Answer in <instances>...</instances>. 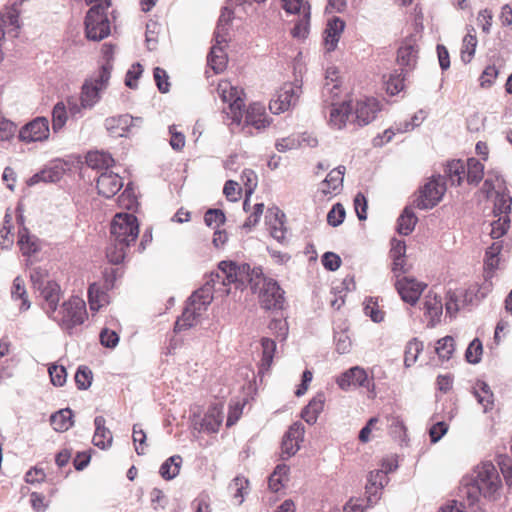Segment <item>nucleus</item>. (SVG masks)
<instances>
[{
    "instance_id": "14",
    "label": "nucleus",
    "mask_w": 512,
    "mask_h": 512,
    "mask_svg": "<svg viewBox=\"0 0 512 512\" xmlns=\"http://www.w3.org/2000/svg\"><path fill=\"white\" fill-rule=\"evenodd\" d=\"M418 45L416 38L411 36L402 42L397 52V62L406 71L415 68L418 59Z\"/></svg>"
},
{
    "instance_id": "28",
    "label": "nucleus",
    "mask_w": 512,
    "mask_h": 512,
    "mask_svg": "<svg viewBox=\"0 0 512 512\" xmlns=\"http://www.w3.org/2000/svg\"><path fill=\"white\" fill-rule=\"evenodd\" d=\"M351 106L347 102L339 105L332 103V108L329 115V123L336 129H342L351 113Z\"/></svg>"
},
{
    "instance_id": "12",
    "label": "nucleus",
    "mask_w": 512,
    "mask_h": 512,
    "mask_svg": "<svg viewBox=\"0 0 512 512\" xmlns=\"http://www.w3.org/2000/svg\"><path fill=\"white\" fill-rule=\"evenodd\" d=\"M49 121L45 117H36L19 131V140L25 143L42 142L49 137Z\"/></svg>"
},
{
    "instance_id": "2",
    "label": "nucleus",
    "mask_w": 512,
    "mask_h": 512,
    "mask_svg": "<svg viewBox=\"0 0 512 512\" xmlns=\"http://www.w3.org/2000/svg\"><path fill=\"white\" fill-rule=\"evenodd\" d=\"M139 234L137 217L129 213H117L110 227V243L106 249V257L112 264H120L126 251Z\"/></svg>"
},
{
    "instance_id": "38",
    "label": "nucleus",
    "mask_w": 512,
    "mask_h": 512,
    "mask_svg": "<svg viewBox=\"0 0 512 512\" xmlns=\"http://www.w3.org/2000/svg\"><path fill=\"white\" fill-rule=\"evenodd\" d=\"M417 217L411 207H405L398 218L397 230L401 235H409L415 228Z\"/></svg>"
},
{
    "instance_id": "5",
    "label": "nucleus",
    "mask_w": 512,
    "mask_h": 512,
    "mask_svg": "<svg viewBox=\"0 0 512 512\" xmlns=\"http://www.w3.org/2000/svg\"><path fill=\"white\" fill-rule=\"evenodd\" d=\"M110 78L111 67L106 64L100 66L84 80L80 93L81 106L84 109H92L101 100L102 93L109 86Z\"/></svg>"
},
{
    "instance_id": "48",
    "label": "nucleus",
    "mask_w": 512,
    "mask_h": 512,
    "mask_svg": "<svg viewBox=\"0 0 512 512\" xmlns=\"http://www.w3.org/2000/svg\"><path fill=\"white\" fill-rule=\"evenodd\" d=\"M504 187L505 181L501 175H492L489 173L484 181L482 192L486 194L487 198H489L491 197L493 191H495V193L497 194V191H501Z\"/></svg>"
},
{
    "instance_id": "24",
    "label": "nucleus",
    "mask_w": 512,
    "mask_h": 512,
    "mask_svg": "<svg viewBox=\"0 0 512 512\" xmlns=\"http://www.w3.org/2000/svg\"><path fill=\"white\" fill-rule=\"evenodd\" d=\"M106 420L103 416H96L94 419L95 433L93 435V444L100 448L106 449L111 446L113 436L111 431L105 427Z\"/></svg>"
},
{
    "instance_id": "30",
    "label": "nucleus",
    "mask_w": 512,
    "mask_h": 512,
    "mask_svg": "<svg viewBox=\"0 0 512 512\" xmlns=\"http://www.w3.org/2000/svg\"><path fill=\"white\" fill-rule=\"evenodd\" d=\"M232 17L233 11L229 8V6H225L221 11V15L218 19L214 32V39L217 40V43H227V35Z\"/></svg>"
},
{
    "instance_id": "4",
    "label": "nucleus",
    "mask_w": 512,
    "mask_h": 512,
    "mask_svg": "<svg viewBox=\"0 0 512 512\" xmlns=\"http://www.w3.org/2000/svg\"><path fill=\"white\" fill-rule=\"evenodd\" d=\"M47 317L56 322L62 330L72 334L73 329L82 325L87 318L86 304L81 298L72 296L58 305Z\"/></svg>"
},
{
    "instance_id": "8",
    "label": "nucleus",
    "mask_w": 512,
    "mask_h": 512,
    "mask_svg": "<svg viewBox=\"0 0 512 512\" xmlns=\"http://www.w3.org/2000/svg\"><path fill=\"white\" fill-rule=\"evenodd\" d=\"M218 92L223 102L228 103V116L231 117L232 122L240 125L243 119V109L245 107L242 96L244 92L238 87L230 85L228 82L219 84Z\"/></svg>"
},
{
    "instance_id": "64",
    "label": "nucleus",
    "mask_w": 512,
    "mask_h": 512,
    "mask_svg": "<svg viewBox=\"0 0 512 512\" xmlns=\"http://www.w3.org/2000/svg\"><path fill=\"white\" fill-rule=\"evenodd\" d=\"M507 485L512 486V459L501 456L498 462Z\"/></svg>"
},
{
    "instance_id": "55",
    "label": "nucleus",
    "mask_w": 512,
    "mask_h": 512,
    "mask_svg": "<svg viewBox=\"0 0 512 512\" xmlns=\"http://www.w3.org/2000/svg\"><path fill=\"white\" fill-rule=\"evenodd\" d=\"M132 438H133L134 444L136 445L135 446L136 453L138 455L145 454V450L147 447V444H146L147 437H146V433L144 432V430L142 429L140 424L133 425Z\"/></svg>"
},
{
    "instance_id": "50",
    "label": "nucleus",
    "mask_w": 512,
    "mask_h": 512,
    "mask_svg": "<svg viewBox=\"0 0 512 512\" xmlns=\"http://www.w3.org/2000/svg\"><path fill=\"white\" fill-rule=\"evenodd\" d=\"M310 11L305 10V14L295 23L291 34L294 38L305 39L309 33Z\"/></svg>"
},
{
    "instance_id": "44",
    "label": "nucleus",
    "mask_w": 512,
    "mask_h": 512,
    "mask_svg": "<svg viewBox=\"0 0 512 512\" xmlns=\"http://www.w3.org/2000/svg\"><path fill=\"white\" fill-rule=\"evenodd\" d=\"M455 349L454 338L452 336H445L437 341L435 351L442 361H447L451 358Z\"/></svg>"
},
{
    "instance_id": "52",
    "label": "nucleus",
    "mask_w": 512,
    "mask_h": 512,
    "mask_svg": "<svg viewBox=\"0 0 512 512\" xmlns=\"http://www.w3.org/2000/svg\"><path fill=\"white\" fill-rule=\"evenodd\" d=\"M482 352V342L478 338H475L470 342L469 346L467 347L465 352V358L467 362L471 364H477L481 360Z\"/></svg>"
},
{
    "instance_id": "20",
    "label": "nucleus",
    "mask_w": 512,
    "mask_h": 512,
    "mask_svg": "<svg viewBox=\"0 0 512 512\" xmlns=\"http://www.w3.org/2000/svg\"><path fill=\"white\" fill-rule=\"evenodd\" d=\"M345 171L346 168L343 165L331 170L321 183V193L325 196L339 193L343 187Z\"/></svg>"
},
{
    "instance_id": "47",
    "label": "nucleus",
    "mask_w": 512,
    "mask_h": 512,
    "mask_svg": "<svg viewBox=\"0 0 512 512\" xmlns=\"http://www.w3.org/2000/svg\"><path fill=\"white\" fill-rule=\"evenodd\" d=\"M285 214L279 209L275 208L274 222L279 224V227H273L270 235L279 243L283 244L286 241L287 229L284 226Z\"/></svg>"
},
{
    "instance_id": "43",
    "label": "nucleus",
    "mask_w": 512,
    "mask_h": 512,
    "mask_svg": "<svg viewBox=\"0 0 512 512\" xmlns=\"http://www.w3.org/2000/svg\"><path fill=\"white\" fill-rule=\"evenodd\" d=\"M423 350V343L416 338L410 340L405 348L404 365L406 368L414 365L418 359L420 352Z\"/></svg>"
},
{
    "instance_id": "1",
    "label": "nucleus",
    "mask_w": 512,
    "mask_h": 512,
    "mask_svg": "<svg viewBox=\"0 0 512 512\" xmlns=\"http://www.w3.org/2000/svg\"><path fill=\"white\" fill-rule=\"evenodd\" d=\"M231 284L240 289L250 286L253 293L258 291L260 304L266 310L283 308L284 291L276 280L264 275L260 266L251 267L248 263L221 261L218 271L211 272L204 285L188 298L182 315L175 322L174 331L181 332L195 326L211 304L214 292L228 295V286Z\"/></svg>"
},
{
    "instance_id": "19",
    "label": "nucleus",
    "mask_w": 512,
    "mask_h": 512,
    "mask_svg": "<svg viewBox=\"0 0 512 512\" xmlns=\"http://www.w3.org/2000/svg\"><path fill=\"white\" fill-rule=\"evenodd\" d=\"M389 478L384 470H375L370 472L368 483L366 485V493L368 494V502L376 503L380 498V491L388 483Z\"/></svg>"
},
{
    "instance_id": "18",
    "label": "nucleus",
    "mask_w": 512,
    "mask_h": 512,
    "mask_svg": "<svg viewBox=\"0 0 512 512\" xmlns=\"http://www.w3.org/2000/svg\"><path fill=\"white\" fill-rule=\"evenodd\" d=\"M380 111L379 102L375 98H366L357 102L355 107V117L360 126H364L373 121L376 114Z\"/></svg>"
},
{
    "instance_id": "26",
    "label": "nucleus",
    "mask_w": 512,
    "mask_h": 512,
    "mask_svg": "<svg viewBox=\"0 0 512 512\" xmlns=\"http://www.w3.org/2000/svg\"><path fill=\"white\" fill-rule=\"evenodd\" d=\"M325 397L319 393L313 397L309 403L303 408L301 412V418L309 425H313L317 422L319 414L322 412L324 407Z\"/></svg>"
},
{
    "instance_id": "27",
    "label": "nucleus",
    "mask_w": 512,
    "mask_h": 512,
    "mask_svg": "<svg viewBox=\"0 0 512 512\" xmlns=\"http://www.w3.org/2000/svg\"><path fill=\"white\" fill-rule=\"evenodd\" d=\"M425 315L429 317V325L435 326L439 322L443 311V304L437 295H427L423 304Z\"/></svg>"
},
{
    "instance_id": "32",
    "label": "nucleus",
    "mask_w": 512,
    "mask_h": 512,
    "mask_svg": "<svg viewBox=\"0 0 512 512\" xmlns=\"http://www.w3.org/2000/svg\"><path fill=\"white\" fill-rule=\"evenodd\" d=\"M50 422L57 432H65L73 426V412L70 408L60 409L50 416Z\"/></svg>"
},
{
    "instance_id": "39",
    "label": "nucleus",
    "mask_w": 512,
    "mask_h": 512,
    "mask_svg": "<svg viewBox=\"0 0 512 512\" xmlns=\"http://www.w3.org/2000/svg\"><path fill=\"white\" fill-rule=\"evenodd\" d=\"M467 182L478 185L484 176V165L476 158H469L465 164Z\"/></svg>"
},
{
    "instance_id": "41",
    "label": "nucleus",
    "mask_w": 512,
    "mask_h": 512,
    "mask_svg": "<svg viewBox=\"0 0 512 512\" xmlns=\"http://www.w3.org/2000/svg\"><path fill=\"white\" fill-rule=\"evenodd\" d=\"M405 70L403 68L395 70L389 74L385 80L386 91L390 95H396L404 88Z\"/></svg>"
},
{
    "instance_id": "37",
    "label": "nucleus",
    "mask_w": 512,
    "mask_h": 512,
    "mask_svg": "<svg viewBox=\"0 0 512 512\" xmlns=\"http://www.w3.org/2000/svg\"><path fill=\"white\" fill-rule=\"evenodd\" d=\"M512 197L504 187L501 191L498 190L495 196L493 212L496 216H508L511 211Z\"/></svg>"
},
{
    "instance_id": "29",
    "label": "nucleus",
    "mask_w": 512,
    "mask_h": 512,
    "mask_svg": "<svg viewBox=\"0 0 512 512\" xmlns=\"http://www.w3.org/2000/svg\"><path fill=\"white\" fill-rule=\"evenodd\" d=\"M63 177V169L59 166L48 167L40 172L34 174L29 180L27 184L29 186H33L38 184L39 182L44 183H55L58 182Z\"/></svg>"
},
{
    "instance_id": "21",
    "label": "nucleus",
    "mask_w": 512,
    "mask_h": 512,
    "mask_svg": "<svg viewBox=\"0 0 512 512\" xmlns=\"http://www.w3.org/2000/svg\"><path fill=\"white\" fill-rule=\"evenodd\" d=\"M242 122L246 126H252L257 130H261L269 126L268 119L264 116V107L261 104L254 103L247 110L243 109Z\"/></svg>"
},
{
    "instance_id": "16",
    "label": "nucleus",
    "mask_w": 512,
    "mask_h": 512,
    "mask_svg": "<svg viewBox=\"0 0 512 512\" xmlns=\"http://www.w3.org/2000/svg\"><path fill=\"white\" fill-rule=\"evenodd\" d=\"M37 291L43 300L42 309L45 314L53 313L63 295L60 285L56 281H52L37 289Z\"/></svg>"
},
{
    "instance_id": "22",
    "label": "nucleus",
    "mask_w": 512,
    "mask_h": 512,
    "mask_svg": "<svg viewBox=\"0 0 512 512\" xmlns=\"http://www.w3.org/2000/svg\"><path fill=\"white\" fill-rule=\"evenodd\" d=\"M345 28V22L339 17H333L327 23L325 28L324 44L328 52L335 50L340 39V35Z\"/></svg>"
},
{
    "instance_id": "51",
    "label": "nucleus",
    "mask_w": 512,
    "mask_h": 512,
    "mask_svg": "<svg viewBox=\"0 0 512 512\" xmlns=\"http://www.w3.org/2000/svg\"><path fill=\"white\" fill-rule=\"evenodd\" d=\"M30 280L35 290L53 281L49 278L48 270L39 266L31 269Z\"/></svg>"
},
{
    "instance_id": "62",
    "label": "nucleus",
    "mask_w": 512,
    "mask_h": 512,
    "mask_svg": "<svg viewBox=\"0 0 512 512\" xmlns=\"http://www.w3.org/2000/svg\"><path fill=\"white\" fill-rule=\"evenodd\" d=\"M10 221H11V216L9 214H6L4 217L3 227L0 231V237H1L0 245L3 249H8L13 244V239L10 237V233H11Z\"/></svg>"
},
{
    "instance_id": "57",
    "label": "nucleus",
    "mask_w": 512,
    "mask_h": 512,
    "mask_svg": "<svg viewBox=\"0 0 512 512\" xmlns=\"http://www.w3.org/2000/svg\"><path fill=\"white\" fill-rule=\"evenodd\" d=\"M283 9L290 14H305V10L310 11V5L304 0H282Z\"/></svg>"
},
{
    "instance_id": "49",
    "label": "nucleus",
    "mask_w": 512,
    "mask_h": 512,
    "mask_svg": "<svg viewBox=\"0 0 512 512\" xmlns=\"http://www.w3.org/2000/svg\"><path fill=\"white\" fill-rule=\"evenodd\" d=\"M249 481L244 476H236L229 484L228 488L233 492V498L242 504L245 490L248 488Z\"/></svg>"
},
{
    "instance_id": "23",
    "label": "nucleus",
    "mask_w": 512,
    "mask_h": 512,
    "mask_svg": "<svg viewBox=\"0 0 512 512\" xmlns=\"http://www.w3.org/2000/svg\"><path fill=\"white\" fill-rule=\"evenodd\" d=\"M214 40L215 43L207 56V62L213 71L218 74L225 70L228 58L224 50L226 43H217V40Z\"/></svg>"
},
{
    "instance_id": "13",
    "label": "nucleus",
    "mask_w": 512,
    "mask_h": 512,
    "mask_svg": "<svg viewBox=\"0 0 512 512\" xmlns=\"http://www.w3.org/2000/svg\"><path fill=\"white\" fill-rule=\"evenodd\" d=\"M396 277L395 287L401 299L410 305H415L427 285L410 276L396 275Z\"/></svg>"
},
{
    "instance_id": "63",
    "label": "nucleus",
    "mask_w": 512,
    "mask_h": 512,
    "mask_svg": "<svg viewBox=\"0 0 512 512\" xmlns=\"http://www.w3.org/2000/svg\"><path fill=\"white\" fill-rule=\"evenodd\" d=\"M364 312L373 322L379 323L384 319V313L371 298L365 301Z\"/></svg>"
},
{
    "instance_id": "45",
    "label": "nucleus",
    "mask_w": 512,
    "mask_h": 512,
    "mask_svg": "<svg viewBox=\"0 0 512 512\" xmlns=\"http://www.w3.org/2000/svg\"><path fill=\"white\" fill-rule=\"evenodd\" d=\"M68 119L67 110L63 102L55 104L52 110V129L55 133L60 131Z\"/></svg>"
},
{
    "instance_id": "11",
    "label": "nucleus",
    "mask_w": 512,
    "mask_h": 512,
    "mask_svg": "<svg viewBox=\"0 0 512 512\" xmlns=\"http://www.w3.org/2000/svg\"><path fill=\"white\" fill-rule=\"evenodd\" d=\"M302 93L301 86L297 83H286L270 101L269 109L273 114H280L296 105Z\"/></svg>"
},
{
    "instance_id": "6",
    "label": "nucleus",
    "mask_w": 512,
    "mask_h": 512,
    "mask_svg": "<svg viewBox=\"0 0 512 512\" xmlns=\"http://www.w3.org/2000/svg\"><path fill=\"white\" fill-rule=\"evenodd\" d=\"M446 191L444 177L433 176L419 189V194L414 200V206L421 210L432 209L442 199Z\"/></svg>"
},
{
    "instance_id": "35",
    "label": "nucleus",
    "mask_w": 512,
    "mask_h": 512,
    "mask_svg": "<svg viewBox=\"0 0 512 512\" xmlns=\"http://www.w3.org/2000/svg\"><path fill=\"white\" fill-rule=\"evenodd\" d=\"M88 301L90 309L98 311L101 307L108 304V294L98 284L92 283L88 288Z\"/></svg>"
},
{
    "instance_id": "60",
    "label": "nucleus",
    "mask_w": 512,
    "mask_h": 512,
    "mask_svg": "<svg viewBox=\"0 0 512 512\" xmlns=\"http://www.w3.org/2000/svg\"><path fill=\"white\" fill-rule=\"evenodd\" d=\"M16 132V125L6 119L0 112V139L2 141L10 140Z\"/></svg>"
},
{
    "instance_id": "36",
    "label": "nucleus",
    "mask_w": 512,
    "mask_h": 512,
    "mask_svg": "<svg viewBox=\"0 0 512 512\" xmlns=\"http://www.w3.org/2000/svg\"><path fill=\"white\" fill-rule=\"evenodd\" d=\"M182 461L180 455H173L167 458L160 466L159 474L165 480L174 479L180 472Z\"/></svg>"
},
{
    "instance_id": "10",
    "label": "nucleus",
    "mask_w": 512,
    "mask_h": 512,
    "mask_svg": "<svg viewBox=\"0 0 512 512\" xmlns=\"http://www.w3.org/2000/svg\"><path fill=\"white\" fill-rule=\"evenodd\" d=\"M337 385L342 390H348L351 387H363L369 392H375V384L372 378L368 377L366 370L360 366H354L343 372L336 380Z\"/></svg>"
},
{
    "instance_id": "58",
    "label": "nucleus",
    "mask_w": 512,
    "mask_h": 512,
    "mask_svg": "<svg viewBox=\"0 0 512 512\" xmlns=\"http://www.w3.org/2000/svg\"><path fill=\"white\" fill-rule=\"evenodd\" d=\"M153 77H154L156 86L161 93L169 92V89H170L169 76L164 69H162L160 67H155L154 71H153Z\"/></svg>"
},
{
    "instance_id": "46",
    "label": "nucleus",
    "mask_w": 512,
    "mask_h": 512,
    "mask_svg": "<svg viewBox=\"0 0 512 512\" xmlns=\"http://www.w3.org/2000/svg\"><path fill=\"white\" fill-rule=\"evenodd\" d=\"M477 46V38L475 34L468 33L463 38L462 48H461V60L467 64L470 63L476 50Z\"/></svg>"
},
{
    "instance_id": "40",
    "label": "nucleus",
    "mask_w": 512,
    "mask_h": 512,
    "mask_svg": "<svg viewBox=\"0 0 512 512\" xmlns=\"http://www.w3.org/2000/svg\"><path fill=\"white\" fill-rule=\"evenodd\" d=\"M501 249L502 246L498 242H494L487 248L484 259L486 278L492 277L493 271L498 267Z\"/></svg>"
},
{
    "instance_id": "59",
    "label": "nucleus",
    "mask_w": 512,
    "mask_h": 512,
    "mask_svg": "<svg viewBox=\"0 0 512 512\" xmlns=\"http://www.w3.org/2000/svg\"><path fill=\"white\" fill-rule=\"evenodd\" d=\"M509 222L510 220L508 216H499L497 221L491 223V237L493 239L502 237L509 228Z\"/></svg>"
},
{
    "instance_id": "25",
    "label": "nucleus",
    "mask_w": 512,
    "mask_h": 512,
    "mask_svg": "<svg viewBox=\"0 0 512 512\" xmlns=\"http://www.w3.org/2000/svg\"><path fill=\"white\" fill-rule=\"evenodd\" d=\"M18 234V244L23 255L31 256L41 249L40 239L37 236L30 234L29 230L25 226H22L19 229Z\"/></svg>"
},
{
    "instance_id": "7",
    "label": "nucleus",
    "mask_w": 512,
    "mask_h": 512,
    "mask_svg": "<svg viewBox=\"0 0 512 512\" xmlns=\"http://www.w3.org/2000/svg\"><path fill=\"white\" fill-rule=\"evenodd\" d=\"M86 37L92 41H100L110 34V23L106 11L101 6H92L85 18Z\"/></svg>"
},
{
    "instance_id": "61",
    "label": "nucleus",
    "mask_w": 512,
    "mask_h": 512,
    "mask_svg": "<svg viewBox=\"0 0 512 512\" xmlns=\"http://www.w3.org/2000/svg\"><path fill=\"white\" fill-rule=\"evenodd\" d=\"M48 372L50 375L51 382L54 386L61 387L65 384L67 378V372L65 367L52 365L51 367H49Z\"/></svg>"
},
{
    "instance_id": "31",
    "label": "nucleus",
    "mask_w": 512,
    "mask_h": 512,
    "mask_svg": "<svg viewBox=\"0 0 512 512\" xmlns=\"http://www.w3.org/2000/svg\"><path fill=\"white\" fill-rule=\"evenodd\" d=\"M223 421L222 408L211 407L201 421V429L209 433H216Z\"/></svg>"
},
{
    "instance_id": "34",
    "label": "nucleus",
    "mask_w": 512,
    "mask_h": 512,
    "mask_svg": "<svg viewBox=\"0 0 512 512\" xmlns=\"http://www.w3.org/2000/svg\"><path fill=\"white\" fill-rule=\"evenodd\" d=\"M465 173V163L460 159L449 161L446 165L445 176L449 179L451 185H461Z\"/></svg>"
},
{
    "instance_id": "33",
    "label": "nucleus",
    "mask_w": 512,
    "mask_h": 512,
    "mask_svg": "<svg viewBox=\"0 0 512 512\" xmlns=\"http://www.w3.org/2000/svg\"><path fill=\"white\" fill-rule=\"evenodd\" d=\"M86 162L92 169L110 171L109 168L113 165L114 159L106 152L94 151L87 154Z\"/></svg>"
},
{
    "instance_id": "54",
    "label": "nucleus",
    "mask_w": 512,
    "mask_h": 512,
    "mask_svg": "<svg viewBox=\"0 0 512 512\" xmlns=\"http://www.w3.org/2000/svg\"><path fill=\"white\" fill-rule=\"evenodd\" d=\"M92 371L87 366L78 367L75 373V382L80 390L88 389L92 384Z\"/></svg>"
},
{
    "instance_id": "9",
    "label": "nucleus",
    "mask_w": 512,
    "mask_h": 512,
    "mask_svg": "<svg viewBox=\"0 0 512 512\" xmlns=\"http://www.w3.org/2000/svg\"><path fill=\"white\" fill-rule=\"evenodd\" d=\"M144 119L142 117H133L130 114H122L107 117L104 126L108 133L114 137H127L134 133L135 130L143 126Z\"/></svg>"
},
{
    "instance_id": "15",
    "label": "nucleus",
    "mask_w": 512,
    "mask_h": 512,
    "mask_svg": "<svg viewBox=\"0 0 512 512\" xmlns=\"http://www.w3.org/2000/svg\"><path fill=\"white\" fill-rule=\"evenodd\" d=\"M304 426L301 422L293 423L284 434L281 451L285 458H289L297 453L300 448L299 443L303 440Z\"/></svg>"
},
{
    "instance_id": "42",
    "label": "nucleus",
    "mask_w": 512,
    "mask_h": 512,
    "mask_svg": "<svg viewBox=\"0 0 512 512\" xmlns=\"http://www.w3.org/2000/svg\"><path fill=\"white\" fill-rule=\"evenodd\" d=\"M262 358L260 363V371L268 370L272 364L276 343L274 340L264 337L261 339Z\"/></svg>"
},
{
    "instance_id": "53",
    "label": "nucleus",
    "mask_w": 512,
    "mask_h": 512,
    "mask_svg": "<svg viewBox=\"0 0 512 512\" xmlns=\"http://www.w3.org/2000/svg\"><path fill=\"white\" fill-rule=\"evenodd\" d=\"M226 217L220 209H208L204 215L205 224L213 229L219 228L225 223Z\"/></svg>"
},
{
    "instance_id": "3",
    "label": "nucleus",
    "mask_w": 512,
    "mask_h": 512,
    "mask_svg": "<svg viewBox=\"0 0 512 512\" xmlns=\"http://www.w3.org/2000/svg\"><path fill=\"white\" fill-rule=\"evenodd\" d=\"M475 476L467 484L462 493L467 505L474 508L478 505L480 497L495 500L500 495L502 480L496 466L490 461H484L474 470Z\"/></svg>"
},
{
    "instance_id": "56",
    "label": "nucleus",
    "mask_w": 512,
    "mask_h": 512,
    "mask_svg": "<svg viewBox=\"0 0 512 512\" xmlns=\"http://www.w3.org/2000/svg\"><path fill=\"white\" fill-rule=\"evenodd\" d=\"M346 211L341 203L332 206L327 214V222L332 227H338L345 219Z\"/></svg>"
},
{
    "instance_id": "17",
    "label": "nucleus",
    "mask_w": 512,
    "mask_h": 512,
    "mask_svg": "<svg viewBox=\"0 0 512 512\" xmlns=\"http://www.w3.org/2000/svg\"><path fill=\"white\" fill-rule=\"evenodd\" d=\"M98 193L106 198L113 197L122 187V178L112 171H103L97 178Z\"/></svg>"
}]
</instances>
